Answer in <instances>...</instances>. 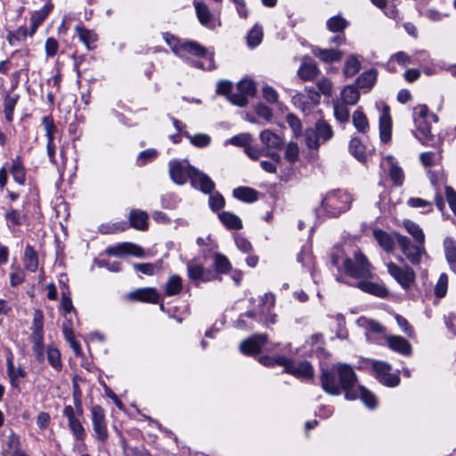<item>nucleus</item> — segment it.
<instances>
[{
  "label": "nucleus",
  "instance_id": "obj_1",
  "mask_svg": "<svg viewBox=\"0 0 456 456\" xmlns=\"http://www.w3.org/2000/svg\"><path fill=\"white\" fill-rule=\"evenodd\" d=\"M320 379L322 387L327 394L339 395L343 391L346 400L357 398L354 391L357 378L350 365L341 362L332 364L330 368L322 370Z\"/></svg>",
  "mask_w": 456,
  "mask_h": 456
},
{
  "label": "nucleus",
  "instance_id": "obj_2",
  "mask_svg": "<svg viewBox=\"0 0 456 456\" xmlns=\"http://www.w3.org/2000/svg\"><path fill=\"white\" fill-rule=\"evenodd\" d=\"M340 259H343V266L346 274L354 278H368L371 275L370 264L362 253H355L354 260H352L344 257L342 250L337 248L331 255V262L338 268H339Z\"/></svg>",
  "mask_w": 456,
  "mask_h": 456
},
{
  "label": "nucleus",
  "instance_id": "obj_3",
  "mask_svg": "<svg viewBox=\"0 0 456 456\" xmlns=\"http://www.w3.org/2000/svg\"><path fill=\"white\" fill-rule=\"evenodd\" d=\"M261 303L264 305L261 312H248L240 314L238 320L234 322V326L238 329L247 330L254 328V322L258 321L257 315H259V321L265 322L266 325L275 323L276 315L270 313V310L275 304L274 295L272 293H265L261 297Z\"/></svg>",
  "mask_w": 456,
  "mask_h": 456
},
{
  "label": "nucleus",
  "instance_id": "obj_4",
  "mask_svg": "<svg viewBox=\"0 0 456 456\" xmlns=\"http://www.w3.org/2000/svg\"><path fill=\"white\" fill-rule=\"evenodd\" d=\"M412 118L415 126L414 136L422 144L429 145L433 139L431 123H436L438 117L430 113L427 105L420 104L413 109Z\"/></svg>",
  "mask_w": 456,
  "mask_h": 456
},
{
  "label": "nucleus",
  "instance_id": "obj_5",
  "mask_svg": "<svg viewBox=\"0 0 456 456\" xmlns=\"http://www.w3.org/2000/svg\"><path fill=\"white\" fill-rule=\"evenodd\" d=\"M353 201V197L346 191L334 190L326 193L322 200V209L330 216L347 211Z\"/></svg>",
  "mask_w": 456,
  "mask_h": 456
},
{
  "label": "nucleus",
  "instance_id": "obj_6",
  "mask_svg": "<svg viewBox=\"0 0 456 456\" xmlns=\"http://www.w3.org/2000/svg\"><path fill=\"white\" fill-rule=\"evenodd\" d=\"M164 39L173 52L182 59L189 60L190 55L206 56L207 54L206 49L196 42L180 43L176 37L167 33L164 35Z\"/></svg>",
  "mask_w": 456,
  "mask_h": 456
},
{
  "label": "nucleus",
  "instance_id": "obj_7",
  "mask_svg": "<svg viewBox=\"0 0 456 456\" xmlns=\"http://www.w3.org/2000/svg\"><path fill=\"white\" fill-rule=\"evenodd\" d=\"M398 260L401 263H404L403 257H399ZM387 273L403 288L409 289L412 286L415 281V272L414 270L406 264L398 265L397 264L389 261L386 264Z\"/></svg>",
  "mask_w": 456,
  "mask_h": 456
},
{
  "label": "nucleus",
  "instance_id": "obj_8",
  "mask_svg": "<svg viewBox=\"0 0 456 456\" xmlns=\"http://www.w3.org/2000/svg\"><path fill=\"white\" fill-rule=\"evenodd\" d=\"M393 236L398 244L399 248L412 265H419L421 262L422 256L426 255L424 245L411 243L410 239L398 232H394Z\"/></svg>",
  "mask_w": 456,
  "mask_h": 456
},
{
  "label": "nucleus",
  "instance_id": "obj_9",
  "mask_svg": "<svg viewBox=\"0 0 456 456\" xmlns=\"http://www.w3.org/2000/svg\"><path fill=\"white\" fill-rule=\"evenodd\" d=\"M278 364L284 367L285 371L299 378L309 379L314 376V368L308 362H293L285 356L277 357Z\"/></svg>",
  "mask_w": 456,
  "mask_h": 456
},
{
  "label": "nucleus",
  "instance_id": "obj_10",
  "mask_svg": "<svg viewBox=\"0 0 456 456\" xmlns=\"http://www.w3.org/2000/svg\"><path fill=\"white\" fill-rule=\"evenodd\" d=\"M428 59V53L426 51H417L412 55L408 54L405 52L400 51L393 55H391L387 65L391 66L393 62H396L399 65L405 67L407 65L418 64L422 65V63L426 62ZM391 71H394V69L389 68Z\"/></svg>",
  "mask_w": 456,
  "mask_h": 456
},
{
  "label": "nucleus",
  "instance_id": "obj_11",
  "mask_svg": "<svg viewBox=\"0 0 456 456\" xmlns=\"http://www.w3.org/2000/svg\"><path fill=\"white\" fill-rule=\"evenodd\" d=\"M91 415L92 425L96 439L102 443L106 442L109 437V433L103 409L100 405H94L91 408Z\"/></svg>",
  "mask_w": 456,
  "mask_h": 456
},
{
  "label": "nucleus",
  "instance_id": "obj_12",
  "mask_svg": "<svg viewBox=\"0 0 456 456\" xmlns=\"http://www.w3.org/2000/svg\"><path fill=\"white\" fill-rule=\"evenodd\" d=\"M168 166L170 177L172 181L177 184H183L188 178L191 179V170L195 168L191 166L186 159L171 160Z\"/></svg>",
  "mask_w": 456,
  "mask_h": 456
},
{
  "label": "nucleus",
  "instance_id": "obj_13",
  "mask_svg": "<svg viewBox=\"0 0 456 456\" xmlns=\"http://www.w3.org/2000/svg\"><path fill=\"white\" fill-rule=\"evenodd\" d=\"M391 370V365L386 362L375 361L372 363V370L382 384L387 387H396L400 382V378L392 374Z\"/></svg>",
  "mask_w": 456,
  "mask_h": 456
},
{
  "label": "nucleus",
  "instance_id": "obj_14",
  "mask_svg": "<svg viewBox=\"0 0 456 456\" xmlns=\"http://www.w3.org/2000/svg\"><path fill=\"white\" fill-rule=\"evenodd\" d=\"M106 253L114 256L131 255L139 258L146 257L144 249L141 246L132 242H122L115 246L109 247L106 248Z\"/></svg>",
  "mask_w": 456,
  "mask_h": 456
},
{
  "label": "nucleus",
  "instance_id": "obj_15",
  "mask_svg": "<svg viewBox=\"0 0 456 456\" xmlns=\"http://www.w3.org/2000/svg\"><path fill=\"white\" fill-rule=\"evenodd\" d=\"M1 453L3 456H28L21 448L20 436L12 431L4 437Z\"/></svg>",
  "mask_w": 456,
  "mask_h": 456
},
{
  "label": "nucleus",
  "instance_id": "obj_16",
  "mask_svg": "<svg viewBox=\"0 0 456 456\" xmlns=\"http://www.w3.org/2000/svg\"><path fill=\"white\" fill-rule=\"evenodd\" d=\"M267 342L265 334H254L240 344V350L243 354L253 355L258 354L263 346Z\"/></svg>",
  "mask_w": 456,
  "mask_h": 456
},
{
  "label": "nucleus",
  "instance_id": "obj_17",
  "mask_svg": "<svg viewBox=\"0 0 456 456\" xmlns=\"http://www.w3.org/2000/svg\"><path fill=\"white\" fill-rule=\"evenodd\" d=\"M380 165L383 167H387L389 176L395 185L401 186L403 183L404 173L392 155L385 156Z\"/></svg>",
  "mask_w": 456,
  "mask_h": 456
},
{
  "label": "nucleus",
  "instance_id": "obj_18",
  "mask_svg": "<svg viewBox=\"0 0 456 456\" xmlns=\"http://www.w3.org/2000/svg\"><path fill=\"white\" fill-rule=\"evenodd\" d=\"M190 181L194 188L200 190L204 193H210L215 189V183L209 176L197 168L191 170Z\"/></svg>",
  "mask_w": 456,
  "mask_h": 456
},
{
  "label": "nucleus",
  "instance_id": "obj_19",
  "mask_svg": "<svg viewBox=\"0 0 456 456\" xmlns=\"http://www.w3.org/2000/svg\"><path fill=\"white\" fill-rule=\"evenodd\" d=\"M389 111V107L385 104L379 116V137L385 143L390 142L392 134V119Z\"/></svg>",
  "mask_w": 456,
  "mask_h": 456
},
{
  "label": "nucleus",
  "instance_id": "obj_20",
  "mask_svg": "<svg viewBox=\"0 0 456 456\" xmlns=\"http://www.w3.org/2000/svg\"><path fill=\"white\" fill-rule=\"evenodd\" d=\"M312 53L316 58L325 63L338 62L344 55L341 50L333 48L313 47Z\"/></svg>",
  "mask_w": 456,
  "mask_h": 456
},
{
  "label": "nucleus",
  "instance_id": "obj_21",
  "mask_svg": "<svg viewBox=\"0 0 456 456\" xmlns=\"http://www.w3.org/2000/svg\"><path fill=\"white\" fill-rule=\"evenodd\" d=\"M387 346L401 354L410 355L412 352L411 344L403 337L395 335L386 336Z\"/></svg>",
  "mask_w": 456,
  "mask_h": 456
},
{
  "label": "nucleus",
  "instance_id": "obj_22",
  "mask_svg": "<svg viewBox=\"0 0 456 456\" xmlns=\"http://www.w3.org/2000/svg\"><path fill=\"white\" fill-rule=\"evenodd\" d=\"M128 298L134 301L155 304L159 302V295L153 288H142L130 292Z\"/></svg>",
  "mask_w": 456,
  "mask_h": 456
},
{
  "label": "nucleus",
  "instance_id": "obj_23",
  "mask_svg": "<svg viewBox=\"0 0 456 456\" xmlns=\"http://www.w3.org/2000/svg\"><path fill=\"white\" fill-rule=\"evenodd\" d=\"M357 325L365 330L366 337L370 339V337L375 334H384L386 329L379 322L369 319L366 317H360L357 320Z\"/></svg>",
  "mask_w": 456,
  "mask_h": 456
},
{
  "label": "nucleus",
  "instance_id": "obj_24",
  "mask_svg": "<svg viewBox=\"0 0 456 456\" xmlns=\"http://www.w3.org/2000/svg\"><path fill=\"white\" fill-rule=\"evenodd\" d=\"M128 220L130 226L135 230L145 231L148 229L149 216L141 209H132L129 212Z\"/></svg>",
  "mask_w": 456,
  "mask_h": 456
},
{
  "label": "nucleus",
  "instance_id": "obj_25",
  "mask_svg": "<svg viewBox=\"0 0 456 456\" xmlns=\"http://www.w3.org/2000/svg\"><path fill=\"white\" fill-rule=\"evenodd\" d=\"M62 332L65 339L69 344L70 347L74 351L75 354L79 356L82 354V349L79 343L76 340L74 330H73V323L70 320L67 319L62 324Z\"/></svg>",
  "mask_w": 456,
  "mask_h": 456
},
{
  "label": "nucleus",
  "instance_id": "obj_26",
  "mask_svg": "<svg viewBox=\"0 0 456 456\" xmlns=\"http://www.w3.org/2000/svg\"><path fill=\"white\" fill-rule=\"evenodd\" d=\"M444 249L450 269L456 274V240L452 237H446L444 240Z\"/></svg>",
  "mask_w": 456,
  "mask_h": 456
},
{
  "label": "nucleus",
  "instance_id": "obj_27",
  "mask_svg": "<svg viewBox=\"0 0 456 456\" xmlns=\"http://www.w3.org/2000/svg\"><path fill=\"white\" fill-rule=\"evenodd\" d=\"M6 365L7 375L10 379L11 385L14 387H18L20 384L19 379L24 378L27 374L25 370L20 366L15 367L12 355L7 358Z\"/></svg>",
  "mask_w": 456,
  "mask_h": 456
},
{
  "label": "nucleus",
  "instance_id": "obj_28",
  "mask_svg": "<svg viewBox=\"0 0 456 456\" xmlns=\"http://www.w3.org/2000/svg\"><path fill=\"white\" fill-rule=\"evenodd\" d=\"M362 68L361 57L357 54L347 56L343 66V74L346 77H352L356 75Z\"/></svg>",
  "mask_w": 456,
  "mask_h": 456
},
{
  "label": "nucleus",
  "instance_id": "obj_29",
  "mask_svg": "<svg viewBox=\"0 0 456 456\" xmlns=\"http://www.w3.org/2000/svg\"><path fill=\"white\" fill-rule=\"evenodd\" d=\"M378 71L375 69H370L362 72L356 79V86L367 91H370L376 83Z\"/></svg>",
  "mask_w": 456,
  "mask_h": 456
},
{
  "label": "nucleus",
  "instance_id": "obj_30",
  "mask_svg": "<svg viewBox=\"0 0 456 456\" xmlns=\"http://www.w3.org/2000/svg\"><path fill=\"white\" fill-rule=\"evenodd\" d=\"M75 30L79 40L88 49H93L95 47V43L98 40V37L93 30L87 29L82 26H76Z\"/></svg>",
  "mask_w": 456,
  "mask_h": 456
},
{
  "label": "nucleus",
  "instance_id": "obj_31",
  "mask_svg": "<svg viewBox=\"0 0 456 456\" xmlns=\"http://www.w3.org/2000/svg\"><path fill=\"white\" fill-rule=\"evenodd\" d=\"M373 237L378 244L387 252L392 251L395 245V237L380 229L373 230Z\"/></svg>",
  "mask_w": 456,
  "mask_h": 456
},
{
  "label": "nucleus",
  "instance_id": "obj_32",
  "mask_svg": "<svg viewBox=\"0 0 456 456\" xmlns=\"http://www.w3.org/2000/svg\"><path fill=\"white\" fill-rule=\"evenodd\" d=\"M74 401L77 411H75L71 405H66L63 410V414L67 418L68 421L81 417L83 413L80 392L77 389L74 392Z\"/></svg>",
  "mask_w": 456,
  "mask_h": 456
},
{
  "label": "nucleus",
  "instance_id": "obj_33",
  "mask_svg": "<svg viewBox=\"0 0 456 456\" xmlns=\"http://www.w3.org/2000/svg\"><path fill=\"white\" fill-rule=\"evenodd\" d=\"M403 226L418 244L424 245L425 234L418 224L411 220H404L403 222Z\"/></svg>",
  "mask_w": 456,
  "mask_h": 456
},
{
  "label": "nucleus",
  "instance_id": "obj_34",
  "mask_svg": "<svg viewBox=\"0 0 456 456\" xmlns=\"http://www.w3.org/2000/svg\"><path fill=\"white\" fill-rule=\"evenodd\" d=\"M358 288L364 292L378 296L379 297H385L387 295V290L386 288L371 281H360L358 283Z\"/></svg>",
  "mask_w": 456,
  "mask_h": 456
},
{
  "label": "nucleus",
  "instance_id": "obj_35",
  "mask_svg": "<svg viewBox=\"0 0 456 456\" xmlns=\"http://www.w3.org/2000/svg\"><path fill=\"white\" fill-rule=\"evenodd\" d=\"M11 175L13 180L22 185L25 183L26 174L20 157H16L12 161V167L10 168Z\"/></svg>",
  "mask_w": 456,
  "mask_h": 456
},
{
  "label": "nucleus",
  "instance_id": "obj_36",
  "mask_svg": "<svg viewBox=\"0 0 456 456\" xmlns=\"http://www.w3.org/2000/svg\"><path fill=\"white\" fill-rule=\"evenodd\" d=\"M44 314L41 310H36L33 314V322L31 326V338H44Z\"/></svg>",
  "mask_w": 456,
  "mask_h": 456
},
{
  "label": "nucleus",
  "instance_id": "obj_37",
  "mask_svg": "<svg viewBox=\"0 0 456 456\" xmlns=\"http://www.w3.org/2000/svg\"><path fill=\"white\" fill-rule=\"evenodd\" d=\"M261 142L268 148L279 149L283 144L282 139L270 130H265L260 134Z\"/></svg>",
  "mask_w": 456,
  "mask_h": 456
},
{
  "label": "nucleus",
  "instance_id": "obj_38",
  "mask_svg": "<svg viewBox=\"0 0 456 456\" xmlns=\"http://www.w3.org/2000/svg\"><path fill=\"white\" fill-rule=\"evenodd\" d=\"M341 99L343 103L348 105H354L360 98V93L355 86H346L341 91Z\"/></svg>",
  "mask_w": 456,
  "mask_h": 456
},
{
  "label": "nucleus",
  "instance_id": "obj_39",
  "mask_svg": "<svg viewBox=\"0 0 456 456\" xmlns=\"http://www.w3.org/2000/svg\"><path fill=\"white\" fill-rule=\"evenodd\" d=\"M320 70L313 61H305L298 69V76L304 80H312L319 74Z\"/></svg>",
  "mask_w": 456,
  "mask_h": 456
},
{
  "label": "nucleus",
  "instance_id": "obj_40",
  "mask_svg": "<svg viewBox=\"0 0 456 456\" xmlns=\"http://www.w3.org/2000/svg\"><path fill=\"white\" fill-rule=\"evenodd\" d=\"M233 196L244 202L251 203L257 200V192L249 187H239L233 190Z\"/></svg>",
  "mask_w": 456,
  "mask_h": 456
},
{
  "label": "nucleus",
  "instance_id": "obj_41",
  "mask_svg": "<svg viewBox=\"0 0 456 456\" xmlns=\"http://www.w3.org/2000/svg\"><path fill=\"white\" fill-rule=\"evenodd\" d=\"M183 288V281L177 274L171 275L165 286V295L171 297L180 293Z\"/></svg>",
  "mask_w": 456,
  "mask_h": 456
},
{
  "label": "nucleus",
  "instance_id": "obj_42",
  "mask_svg": "<svg viewBox=\"0 0 456 456\" xmlns=\"http://www.w3.org/2000/svg\"><path fill=\"white\" fill-rule=\"evenodd\" d=\"M353 124L354 127L359 131L360 133H367L369 131L370 126L367 119L366 115L360 110H356L353 113Z\"/></svg>",
  "mask_w": 456,
  "mask_h": 456
},
{
  "label": "nucleus",
  "instance_id": "obj_43",
  "mask_svg": "<svg viewBox=\"0 0 456 456\" xmlns=\"http://www.w3.org/2000/svg\"><path fill=\"white\" fill-rule=\"evenodd\" d=\"M219 219L228 229L240 230L242 228L240 219L236 215L230 212L219 214Z\"/></svg>",
  "mask_w": 456,
  "mask_h": 456
},
{
  "label": "nucleus",
  "instance_id": "obj_44",
  "mask_svg": "<svg viewBox=\"0 0 456 456\" xmlns=\"http://www.w3.org/2000/svg\"><path fill=\"white\" fill-rule=\"evenodd\" d=\"M24 265L28 271L35 273L38 266L36 251L31 246H27L24 252Z\"/></svg>",
  "mask_w": 456,
  "mask_h": 456
},
{
  "label": "nucleus",
  "instance_id": "obj_45",
  "mask_svg": "<svg viewBox=\"0 0 456 456\" xmlns=\"http://www.w3.org/2000/svg\"><path fill=\"white\" fill-rule=\"evenodd\" d=\"M194 6L200 22L204 26H208L212 20V15L208 6L204 3L196 0H194Z\"/></svg>",
  "mask_w": 456,
  "mask_h": 456
},
{
  "label": "nucleus",
  "instance_id": "obj_46",
  "mask_svg": "<svg viewBox=\"0 0 456 456\" xmlns=\"http://www.w3.org/2000/svg\"><path fill=\"white\" fill-rule=\"evenodd\" d=\"M354 391L357 393V398L360 397L367 407L370 409L376 407V397L370 391L362 386H355Z\"/></svg>",
  "mask_w": 456,
  "mask_h": 456
},
{
  "label": "nucleus",
  "instance_id": "obj_47",
  "mask_svg": "<svg viewBox=\"0 0 456 456\" xmlns=\"http://www.w3.org/2000/svg\"><path fill=\"white\" fill-rule=\"evenodd\" d=\"M28 36V28L21 26L14 31H10L7 34L6 39L10 45L16 46L21 41H24Z\"/></svg>",
  "mask_w": 456,
  "mask_h": 456
},
{
  "label": "nucleus",
  "instance_id": "obj_48",
  "mask_svg": "<svg viewBox=\"0 0 456 456\" xmlns=\"http://www.w3.org/2000/svg\"><path fill=\"white\" fill-rule=\"evenodd\" d=\"M126 228L127 224L125 221L105 223L99 226V232L103 234H110L125 231Z\"/></svg>",
  "mask_w": 456,
  "mask_h": 456
},
{
  "label": "nucleus",
  "instance_id": "obj_49",
  "mask_svg": "<svg viewBox=\"0 0 456 456\" xmlns=\"http://www.w3.org/2000/svg\"><path fill=\"white\" fill-rule=\"evenodd\" d=\"M313 129L318 133V135L322 142H325L333 136V131L331 126L325 121L320 120L316 122L315 127Z\"/></svg>",
  "mask_w": 456,
  "mask_h": 456
},
{
  "label": "nucleus",
  "instance_id": "obj_50",
  "mask_svg": "<svg viewBox=\"0 0 456 456\" xmlns=\"http://www.w3.org/2000/svg\"><path fill=\"white\" fill-rule=\"evenodd\" d=\"M347 27V21L341 16L337 15L327 20V28L333 33L342 32Z\"/></svg>",
  "mask_w": 456,
  "mask_h": 456
},
{
  "label": "nucleus",
  "instance_id": "obj_51",
  "mask_svg": "<svg viewBox=\"0 0 456 456\" xmlns=\"http://www.w3.org/2000/svg\"><path fill=\"white\" fill-rule=\"evenodd\" d=\"M19 96L17 94L15 95H6L4 102V116L7 121L11 122L13 119V111L15 109V106L17 104Z\"/></svg>",
  "mask_w": 456,
  "mask_h": 456
},
{
  "label": "nucleus",
  "instance_id": "obj_52",
  "mask_svg": "<svg viewBox=\"0 0 456 456\" xmlns=\"http://www.w3.org/2000/svg\"><path fill=\"white\" fill-rule=\"evenodd\" d=\"M53 8V4L50 2L47 3L40 10L32 13V15L30 17V22L40 26L42 24V22L45 20L47 15L50 13V12L52 11Z\"/></svg>",
  "mask_w": 456,
  "mask_h": 456
},
{
  "label": "nucleus",
  "instance_id": "obj_53",
  "mask_svg": "<svg viewBox=\"0 0 456 456\" xmlns=\"http://www.w3.org/2000/svg\"><path fill=\"white\" fill-rule=\"evenodd\" d=\"M183 135L186 136L190 142L194 145L195 147L203 148L208 146L210 142L211 138L207 134H190L187 132L183 133Z\"/></svg>",
  "mask_w": 456,
  "mask_h": 456
},
{
  "label": "nucleus",
  "instance_id": "obj_54",
  "mask_svg": "<svg viewBox=\"0 0 456 456\" xmlns=\"http://www.w3.org/2000/svg\"><path fill=\"white\" fill-rule=\"evenodd\" d=\"M80 417L68 421L69 428L73 436L79 441H82L86 437V430L80 421Z\"/></svg>",
  "mask_w": 456,
  "mask_h": 456
},
{
  "label": "nucleus",
  "instance_id": "obj_55",
  "mask_svg": "<svg viewBox=\"0 0 456 456\" xmlns=\"http://www.w3.org/2000/svg\"><path fill=\"white\" fill-rule=\"evenodd\" d=\"M188 275L190 279L197 281H206L204 278V267L196 263H189L187 265Z\"/></svg>",
  "mask_w": 456,
  "mask_h": 456
},
{
  "label": "nucleus",
  "instance_id": "obj_56",
  "mask_svg": "<svg viewBox=\"0 0 456 456\" xmlns=\"http://www.w3.org/2000/svg\"><path fill=\"white\" fill-rule=\"evenodd\" d=\"M350 152L360 161L365 159V148L357 138H353L349 142Z\"/></svg>",
  "mask_w": 456,
  "mask_h": 456
},
{
  "label": "nucleus",
  "instance_id": "obj_57",
  "mask_svg": "<svg viewBox=\"0 0 456 456\" xmlns=\"http://www.w3.org/2000/svg\"><path fill=\"white\" fill-rule=\"evenodd\" d=\"M47 359L53 368L57 370L61 369V353L56 347L49 346L47 348Z\"/></svg>",
  "mask_w": 456,
  "mask_h": 456
},
{
  "label": "nucleus",
  "instance_id": "obj_58",
  "mask_svg": "<svg viewBox=\"0 0 456 456\" xmlns=\"http://www.w3.org/2000/svg\"><path fill=\"white\" fill-rule=\"evenodd\" d=\"M238 91L243 93L247 97L255 95L256 88L255 83L251 79H242L237 85Z\"/></svg>",
  "mask_w": 456,
  "mask_h": 456
},
{
  "label": "nucleus",
  "instance_id": "obj_59",
  "mask_svg": "<svg viewBox=\"0 0 456 456\" xmlns=\"http://www.w3.org/2000/svg\"><path fill=\"white\" fill-rule=\"evenodd\" d=\"M346 105L339 102L334 104V116L340 123H346L349 119V110Z\"/></svg>",
  "mask_w": 456,
  "mask_h": 456
},
{
  "label": "nucleus",
  "instance_id": "obj_60",
  "mask_svg": "<svg viewBox=\"0 0 456 456\" xmlns=\"http://www.w3.org/2000/svg\"><path fill=\"white\" fill-rule=\"evenodd\" d=\"M305 141L308 148L310 149H317L321 145L322 141L318 135V133L315 132L313 128L307 129L305 133Z\"/></svg>",
  "mask_w": 456,
  "mask_h": 456
},
{
  "label": "nucleus",
  "instance_id": "obj_61",
  "mask_svg": "<svg viewBox=\"0 0 456 456\" xmlns=\"http://www.w3.org/2000/svg\"><path fill=\"white\" fill-rule=\"evenodd\" d=\"M407 205L413 208L426 209L423 213H429L432 211V202L421 198H410L407 200Z\"/></svg>",
  "mask_w": 456,
  "mask_h": 456
},
{
  "label": "nucleus",
  "instance_id": "obj_62",
  "mask_svg": "<svg viewBox=\"0 0 456 456\" xmlns=\"http://www.w3.org/2000/svg\"><path fill=\"white\" fill-rule=\"evenodd\" d=\"M448 288V276L446 273H441L435 286V294L437 297H444L446 295Z\"/></svg>",
  "mask_w": 456,
  "mask_h": 456
},
{
  "label": "nucleus",
  "instance_id": "obj_63",
  "mask_svg": "<svg viewBox=\"0 0 456 456\" xmlns=\"http://www.w3.org/2000/svg\"><path fill=\"white\" fill-rule=\"evenodd\" d=\"M214 263L217 273H224L231 268V264L228 258L222 254L216 253L215 255Z\"/></svg>",
  "mask_w": 456,
  "mask_h": 456
},
{
  "label": "nucleus",
  "instance_id": "obj_64",
  "mask_svg": "<svg viewBox=\"0 0 456 456\" xmlns=\"http://www.w3.org/2000/svg\"><path fill=\"white\" fill-rule=\"evenodd\" d=\"M262 28L258 26H255L248 34V43L251 47L256 46L262 41Z\"/></svg>",
  "mask_w": 456,
  "mask_h": 456
}]
</instances>
